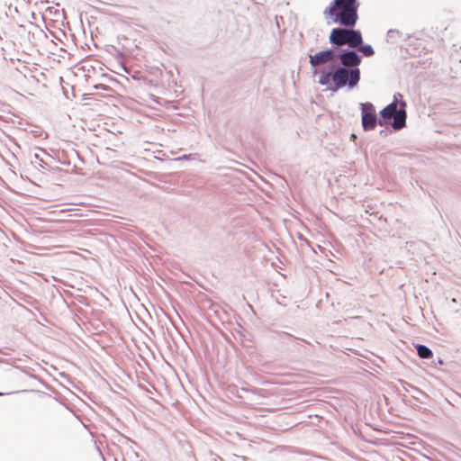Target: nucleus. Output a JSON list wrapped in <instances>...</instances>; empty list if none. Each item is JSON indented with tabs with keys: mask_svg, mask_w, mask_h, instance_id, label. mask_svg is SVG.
<instances>
[{
	"mask_svg": "<svg viewBox=\"0 0 461 461\" xmlns=\"http://www.w3.org/2000/svg\"><path fill=\"white\" fill-rule=\"evenodd\" d=\"M330 41L338 46L348 44L351 48H357L363 41L359 31L335 28L330 32Z\"/></svg>",
	"mask_w": 461,
	"mask_h": 461,
	"instance_id": "2",
	"label": "nucleus"
},
{
	"mask_svg": "<svg viewBox=\"0 0 461 461\" xmlns=\"http://www.w3.org/2000/svg\"><path fill=\"white\" fill-rule=\"evenodd\" d=\"M335 54L331 50H321L309 56V62L312 67L327 64L334 59Z\"/></svg>",
	"mask_w": 461,
	"mask_h": 461,
	"instance_id": "6",
	"label": "nucleus"
},
{
	"mask_svg": "<svg viewBox=\"0 0 461 461\" xmlns=\"http://www.w3.org/2000/svg\"><path fill=\"white\" fill-rule=\"evenodd\" d=\"M376 114L371 103L362 104V125L365 131L374 130L376 126Z\"/></svg>",
	"mask_w": 461,
	"mask_h": 461,
	"instance_id": "5",
	"label": "nucleus"
},
{
	"mask_svg": "<svg viewBox=\"0 0 461 461\" xmlns=\"http://www.w3.org/2000/svg\"><path fill=\"white\" fill-rule=\"evenodd\" d=\"M406 116L404 102L401 104L400 109L397 101H393L381 111V117L384 122L393 119L392 126L395 130H401L405 126Z\"/></svg>",
	"mask_w": 461,
	"mask_h": 461,
	"instance_id": "3",
	"label": "nucleus"
},
{
	"mask_svg": "<svg viewBox=\"0 0 461 461\" xmlns=\"http://www.w3.org/2000/svg\"><path fill=\"white\" fill-rule=\"evenodd\" d=\"M330 78L332 79V74L330 72H322L319 77V84L321 86L328 85Z\"/></svg>",
	"mask_w": 461,
	"mask_h": 461,
	"instance_id": "9",
	"label": "nucleus"
},
{
	"mask_svg": "<svg viewBox=\"0 0 461 461\" xmlns=\"http://www.w3.org/2000/svg\"><path fill=\"white\" fill-rule=\"evenodd\" d=\"M417 353L420 358H430L432 357V351L424 345H417Z\"/></svg>",
	"mask_w": 461,
	"mask_h": 461,
	"instance_id": "8",
	"label": "nucleus"
},
{
	"mask_svg": "<svg viewBox=\"0 0 461 461\" xmlns=\"http://www.w3.org/2000/svg\"><path fill=\"white\" fill-rule=\"evenodd\" d=\"M360 51H362L366 56H371L374 54V50L369 45L361 47Z\"/></svg>",
	"mask_w": 461,
	"mask_h": 461,
	"instance_id": "10",
	"label": "nucleus"
},
{
	"mask_svg": "<svg viewBox=\"0 0 461 461\" xmlns=\"http://www.w3.org/2000/svg\"><path fill=\"white\" fill-rule=\"evenodd\" d=\"M357 8V0H334L323 14L335 23L353 27L358 19Z\"/></svg>",
	"mask_w": 461,
	"mask_h": 461,
	"instance_id": "1",
	"label": "nucleus"
},
{
	"mask_svg": "<svg viewBox=\"0 0 461 461\" xmlns=\"http://www.w3.org/2000/svg\"><path fill=\"white\" fill-rule=\"evenodd\" d=\"M360 79V71L358 68L348 70L340 68L332 73V81L337 88H340L348 83L349 87L357 86Z\"/></svg>",
	"mask_w": 461,
	"mask_h": 461,
	"instance_id": "4",
	"label": "nucleus"
},
{
	"mask_svg": "<svg viewBox=\"0 0 461 461\" xmlns=\"http://www.w3.org/2000/svg\"><path fill=\"white\" fill-rule=\"evenodd\" d=\"M69 211H70L69 209H62V210H60L59 212H69Z\"/></svg>",
	"mask_w": 461,
	"mask_h": 461,
	"instance_id": "11",
	"label": "nucleus"
},
{
	"mask_svg": "<svg viewBox=\"0 0 461 461\" xmlns=\"http://www.w3.org/2000/svg\"><path fill=\"white\" fill-rule=\"evenodd\" d=\"M361 61L360 57L354 51H347L340 55V62L345 67L357 66Z\"/></svg>",
	"mask_w": 461,
	"mask_h": 461,
	"instance_id": "7",
	"label": "nucleus"
}]
</instances>
